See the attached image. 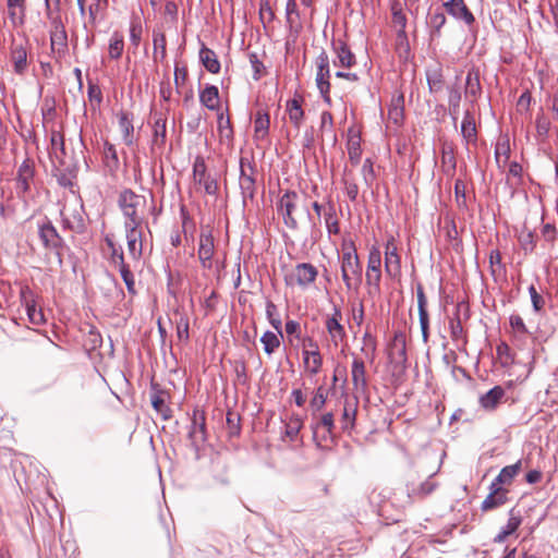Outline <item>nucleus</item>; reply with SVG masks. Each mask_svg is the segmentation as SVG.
I'll list each match as a JSON object with an SVG mask.
<instances>
[{
    "label": "nucleus",
    "instance_id": "6",
    "mask_svg": "<svg viewBox=\"0 0 558 558\" xmlns=\"http://www.w3.org/2000/svg\"><path fill=\"white\" fill-rule=\"evenodd\" d=\"M50 48L56 58H62L68 52V34L60 14L50 17Z\"/></svg>",
    "mask_w": 558,
    "mask_h": 558
},
{
    "label": "nucleus",
    "instance_id": "29",
    "mask_svg": "<svg viewBox=\"0 0 558 558\" xmlns=\"http://www.w3.org/2000/svg\"><path fill=\"white\" fill-rule=\"evenodd\" d=\"M436 487V483L428 480L415 483L414 481L407 484L408 497L411 500L423 499L428 496Z\"/></svg>",
    "mask_w": 558,
    "mask_h": 558
},
{
    "label": "nucleus",
    "instance_id": "57",
    "mask_svg": "<svg viewBox=\"0 0 558 558\" xmlns=\"http://www.w3.org/2000/svg\"><path fill=\"white\" fill-rule=\"evenodd\" d=\"M240 187L244 196L253 197L255 194V179L253 175L240 177Z\"/></svg>",
    "mask_w": 558,
    "mask_h": 558
},
{
    "label": "nucleus",
    "instance_id": "13",
    "mask_svg": "<svg viewBox=\"0 0 558 558\" xmlns=\"http://www.w3.org/2000/svg\"><path fill=\"white\" fill-rule=\"evenodd\" d=\"M63 229L71 230L76 233L84 231L85 223L82 215V207L74 205H63L60 210Z\"/></svg>",
    "mask_w": 558,
    "mask_h": 558
},
{
    "label": "nucleus",
    "instance_id": "61",
    "mask_svg": "<svg viewBox=\"0 0 558 558\" xmlns=\"http://www.w3.org/2000/svg\"><path fill=\"white\" fill-rule=\"evenodd\" d=\"M519 242L525 252H532L535 247V240L532 231H522L519 236Z\"/></svg>",
    "mask_w": 558,
    "mask_h": 558
},
{
    "label": "nucleus",
    "instance_id": "44",
    "mask_svg": "<svg viewBox=\"0 0 558 558\" xmlns=\"http://www.w3.org/2000/svg\"><path fill=\"white\" fill-rule=\"evenodd\" d=\"M124 49L123 34L119 31H114L109 40L108 54L112 60L121 58Z\"/></svg>",
    "mask_w": 558,
    "mask_h": 558
},
{
    "label": "nucleus",
    "instance_id": "26",
    "mask_svg": "<svg viewBox=\"0 0 558 558\" xmlns=\"http://www.w3.org/2000/svg\"><path fill=\"white\" fill-rule=\"evenodd\" d=\"M199 101L208 110L219 111L220 96L218 87L207 84L203 89L199 90Z\"/></svg>",
    "mask_w": 558,
    "mask_h": 558
},
{
    "label": "nucleus",
    "instance_id": "37",
    "mask_svg": "<svg viewBox=\"0 0 558 558\" xmlns=\"http://www.w3.org/2000/svg\"><path fill=\"white\" fill-rule=\"evenodd\" d=\"M270 119L265 111H257L254 120V138L257 141L265 140L268 135Z\"/></svg>",
    "mask_w": 558,
    "mask_h": 558
},
{
    "label": "nucleus",
    "instance_id": "32",
    "mask_svg": "<svg viewBox=\"0 0 558 558\" xmlns=\"http://www.w3.org/2000/svg\"><path fill=\"white\" fill-rule=\"evenodd\" d=\"M199 60L208 72L213 74L220 72L221 66L216 52L204 44L199 49Z\"/></svg>",
    "mask_w": 558,
    "mask_h": 558
},
{
    "label": "nucleus",
    "instance_id": "9",
    "mask_svg": "<svg viewBox=\"0 0 558 558\" xmlns=\"http://www.w3.org/2000/svg\"><path fill=\"white\" fill-rule=\"evenodd\" d=\"M215 255V240L213 230L209 226L201 228L198 239L197 256L203 269L213 268V257Z\"/></svg>",
    "mask_w": 558,
    "mask_h": 558
},
{
    "label": "nucleus",
    "instance_id": "55",
    "mask_svg": "<svg viewBox=\"0 0 558 558\" xmlns=\"http://www.w3.org/2000/svg\"><path fill=\"white\" fill-rule=\"evenodd\" d=\"M266 315L270 325L278 331L279 336L282 337L281 319L277 316V306L271 301H267L266 303Z\"/></svg>",
    "mask_w": 558,
    "mask_h": 558
},
{
    "label": "nucleus",
    "instance_id": "45",
    "mask_svg": "<svg viewBox=\"0 0 558 558\" xmlns=\"http://www.w3.org/2000/svg\"><path fill=\"white\" fill-rule=\"evenodd\" d=\"M286 20L290 29H294L296 33L301 29L300 13L295 0H287L286 4Z\"/></svg>",
    "mask_w": 558,
    "mask_h": 558
},
{
    "label": "nucleus",
    "instance_id": "34",
    "mask_svg": "<svg viewBox=\"0 0 558 558\" xmlns=\"http://www.w3.org/2000/svg\"><path fill=\"white\" fill-rule=\"evenodd\" d=\"M167 399L168 393L163 390H155L150 397L153 408L162 416L163 420L171 417V410L167 405Z\"/></svg>",
    "mask_w": 558,
    "mask_h": 558
},
{
    "label": "nucleus",
    "instance_id": "53",
    "mask_svg": "<svg viewBox=\"0 0 558 558\" xmlns=\"http://www.w3.org/2000/svg\"><path fill=\"white\" fill-rule=\"evenodd\" d=\"M303 426V422L300 416L294 415L290 417L289 422L286 424V437H288L291 441H294Z\"/></svg>",
    "mask_w": 558,
    "mask_h": 558
},
{
    "label": "nucleus",
    "instance_id": "56",
    "mask_svg": "<svg viewBox=\"0 0 558 558\" xmlns=\"http://www.w3.org/2000/svg\"><path fill=\"white\" fill-rule=\"evenodd\" d=\"M107 4L108 0H95V2L88 7V23L92 26L96 25L98 13L105 10Z\"/></svg>",
    "mask_w": 558,
    "mask_h": 558
},
{
    "label": "nucleus",
    "instance_id": "2",
    "mask_svg": "<svg viewBox=\"0 0 558 558\" xmlns=\"http://www.w3.org/2000/svg\"><path fill=\"white\" fill-rule=\"evenodd\" d=\"M118 206L123 216L124 227H142L145 222L146 198L130 189H124L118 197Z\"/></svg>",
    "mask_w": 558,
    "mask_h": 558
},
{
    "label": "nucleus",
    "instance_id": "7",
    "mask_svg": "<svg viewBox=\"0 0 558 558\" xmlns=\"http://www.w3.org/2000/svg\"><path fill=\"white\" fill-rule=\"evenodd\" d=\"M318 276L317 268L311 263H300L290 272L284 275V282L289 287L305 288L314 283Z\"/></svg>",
    "mask_w": 558,
    "mask_h": 558
},
{
    "label": "nucleus",
    "instance_id": "16",
    "mask_svg": "<svg viewBox=\"0 0 558 558\" xmlns=\"http://www.w3.org/2000/svg\"><path fill=\"white\" fill-rule=\"evenodd\" d=\"M128 252L133 260L138 262L143 254L142 227H124Z\"/></svg>",
    "mask_w": 558,
    "mask_h": 558
},
{
    "label": "nucleus",
    "instance_id": "49",
    "mask_svg": "<svg viewBox=\"0 0 558 558\" xmlns=\"http://www.w3.org/2000/svg\"><path fill=\"white\" fill-rule=\"evenodd\" d=\"M117 269L120 272V276L125 283L126 290L131 295H135L137 293L136 287H135V278L131 270V266L128 263H124L117 267Z\"/></svg>",
    "mask_w": 558,
    "mask_h": 558
},
{
    "label": "nucleus",
    "instance_id": "39",
    "mask_svg": "<svg viewBox=\"0 0 558 558\" xmlns=\"http://www.w3.org/2000/svg\"><path fill=\"white\" fill-rule=\"evenodd\" d=\"M521 460H519L514 464L505 466L504 469H501L500 473L495 478L493 484H495V486L510 485L514 476H517L521 471Z\"/></svg>",
    "mask_w": 558,
    "mask_h": 558
},
{
    "label": "nucleus",
    "instance_id": "40",
    "mask_svg": "<svg viewBox=\"0 0 558 558\" xmlns=\"http://www.w3.org/2000/svg\"><path fill=\"white\" fill-rule=\"evenodd\" d=\"M102 155H104V162H105L106 168L110 172H116L119 169L120 162H119L118 153H117L114 145L108 141H105Z\"/></svg>",
    "mask_w": 558,
    "mask_h": 558
},
{
    "label": "nucleus",
    "instance_id": "3",
    "mask_svg": "<svg viewBox=\"0 0 558 558\" xmlns=\"http://www.w3.org/2000/svg\"><path fill=\"white\" fill-rule=\"evenodd\" d=\"M302 357L304 369L310 376H315L320 372L323 356L318 343L312 337L302 339Z\"/></svg>",
    "mask_w": 558,
    "mask_h": 558
},
{
    "label": "nucleus",
    "instance_id": "47",
    "mask_svg": "<svg viewBox=\"0 0 558 558\" xmlns=\"http://www.w3.org/2000/svg\"><path fill=\"white\" fill-rule=\"evenodd\" d=\"M329 78H330V70H324V71L317 70L316 85H317V88L319 89L320 95L323 96L324 100L327 104L331 102L330 95H329V93H330Z\"/></svg>",
    "mask_w": 558,
    "mask_h": 558
},
{
    "label": "nucleus",
    "instance_id": "36",
    "mask_svg": "<svg viewBox=\"0 0 558 558\" xmlns=\"http://www.w3.org/2000/svg\"><path fill=\"white\" fill-rule=\"evenodd\" d=\"M320 428L325 429V433L323 434L324 440H326L327 438H332L335 429V420L333 414L331 412L323 414L320 420L315 425H313L312 429L314 439H316L318 430Z\"/></svg>",
    "mask_w": 558,
    "mask_h": 558
},
{
    "label": "nucleus",
    "instance_id": "18",
    "mask_svg": "<svg viewBox=\"0 0 558 558\" xmlns=\"http://www.w3.org/2000/svg\"><path fill=\"white\" fill-rule=\"evenodd\" d=\"M359 399L357 397L347 396L343 401V409L341 414V428L343 432H351L355 426L357 414Z\"/></svg>",
    "mask_w": 558,
    "mask_h": 558
},
{
    "label": "nucleus",
    "instance_id": "33",
    "mask_svg": "<svg viewBox=\"0 0 558 558\" xmlns=\"http://www.w3.org/2000/svg\"><path fill=\"white\" fill-rule=\"evenodd\" d=\"M174 324H175V331H177V338L179 341L187 343L190 340V319L189 316L181 312L180 310H175L174 313Z\"/></svg>",
    "mask_w": 558,
    "mask_h": 558
},
{
    "label": "nucleus",
    "instance_id": "4",
    "mask_svg": "<svg viewBox=\"0 0 558 558\" xmlns=\"http://www.w3.org/2000/svg\"><path fill=\"white\" fill-rule=\"evenodd\" d=\"M50 158L58 168L72 173L76 170V163L68 160L64 136L61 132L52 130L50 133Z\"/></svg>",
    "mask_w": 558,
    "mask_h": 558
},
{
    "label": "nucleus",
    "instance_id": "63",
    "mask_svg": "<svg viewBox=\"0 0 558 558\" xmlns=\"http://www.w3.org/2000/svg\"><path fill=\"white\" fill-rule=\"evenodd\" d=\"M465 192H466L465 183L460 179L456 180L454 195H456V201L460 207L466 205Z\"/></svg>",
    "mask_w": 558,
    "mask_h": 558
},
{
    "label": "nucleus",
    "instance_id": "5",
    "mask_svg": "<svg viewBox=\"0 0 558 558\" xmlns=\"http://www.w3.org/2000/svg\"><path fill=\"white\" fill-rule=\"evenodd\" d=\"M385 272L390 279L401 277V255L396 238L392 234L387 236L385 243Z\"/></svg>",
    "mask_w": 558,
    "mask_h": 558
},
{
    "label": "nucleus",
    "instance_id": "58",
    "mask_svg": "<svg viewBox=\"0 0 558 558\" xmlns=\"http://www.w3.org/2000/svg\"><path fill=\"white\" fill-rule=\"evenodd\" d=\"M326 400H327L326 388L324 386H319L316 389L315 395H314V397L311 400V407L314 410L319 411V410H322L324 408V405L326 403Z\"/></svg>",
    "mask_w": 558,
    "mask_h": 558
},
{
    "label": "nucleus",
    "instance_id": "48",
    "mask_svg": "<svg viewBox=\"0 0 558 558\" xmlns=\"http://www.w3.org/2000/svg\"><path fill=\"white\" fill-rule=\"evenodd\" d=\"M482 92L478 71L472 69L466 75L465 94L476 98Z\"/></svg>",
    "mask_w": 558,
    "mask_h": 558
},
{
    "label": "nucleus",
    "instance_id": "22",
    "mask_svg": "<svg viewBox=\"0 0 558 558\" xmlns=\"http://www.w3.org/2000/svg\"><path fill=\"white\" fill-rule=\"evenodd\" d=\"M333 52L337 59L333 61L336 66L351 68L356 63L354 53L351 51L347 43L343 40H336L332 43Z\"/></svg>",
    "mask_w": 558,
    "mask_h": 558
},
{
    "label": "nucleus",
    "instance_id": "52",
    "mask_svg": "<svg viewBox=\"0 0 558 558\" xmlns=\"http://www.w3.org/2000/svg\"><path fill=\"white\" fill-rule=\"evenodd\" d=\"M143 34V26L138 16H132L130 23V40L132 45L137 48Z\"/></svg>",
    "mask_w": 558,
    "mask_h": 558
},
{
    "label": "nucleus",
    "instance_id": "59",
    "mask_svg": "<svg viewBox=\"0 0 558 558\" xmlns=\"http://www.w3.org/2000/svg\"><path fill=\"white\" fill-rule=\"evenodd\" d=\"M227 425L229 436H238L240 434V416L234 412L227 413Z\"/></svg>",
    "mask_w": 558,
    "mask_h": 558
},
{
    "label": "nucleus",
    "instance_id": "8",
    "mask_svg": "<svg viewBox=\"0 0 558 558\" xmlns=\"http://www.w3.org/2000/svg\"><path fill=\"white\" fill-rule=\"evenodd\" d=\"M35 178V163L26 158L19 167L15 177V191L17 197L24 203L27 202V195L31 192V185Z\"/></svg>",
    "mask_w": 558,
    "mask_h": 558
},
{
    "label": "nucleus",
    "instance_id": "28",
    "mask_svg": "<svg viewBox=\"0 0 558 558\" xmlns=\"http://www.w3.org/2000/svg\"><path fill=\"white\" fill-rule=\"evenodd\" d=\"M456 168L454 147L451 143L444 142L441 146V170L447 177H453Z\"/></svg>",
    "mask_w": 558,
    "mask_h": 558
},
{
    "label": "nucleus",
    "instance_id": "51",
    "mask_svg": "<svg viewBox=\"0 0 558 558\" xmlns=\"http://www.w3.org/2000/svg\"><path fill=\"white\" fill-rule=\"evenodd\" d=\"M153 45H154V59L155 61L158 60V49H159V59L160 61H163L167 54V40L166 35L161 32L154 31L153 32Z\"/></svg>",
    "mask_w": 558,
    "mask_h": 558
},
{
    "label": "nucleus",
    "instance_id": "20",
    "mask_svg": "<svg viewBox=\"0 0 558 558\" xmlns=\"http://www.w3.org/2000/svg\"><path fill=\"white\" fill-rule=\"evenodd\" d=\"M447 13L457 20L463 21L466 25L475 22L473 13L469 10L464 0H449L444 3Z\"/></svg>",
    "mask_w": 558,
    "mask_h": 558
},
{
    "label": "nucleus",
    "instance_id": "35",
    "mask_svg": "<svg viewBox=\"0 0 558 558\" xmlns=\"http://www.w3.org/2000/svg\"><path fill=\"white\" fill-rule=\"evenodd\" d=\"M347 149L349 159L352 165H357L361 159L362 148H361V136L359 133L353 130L349 131V137L347 143Z\"/></svg>",
    "mask_w": 558,
    "mask_h": 558
},
{
    "label": "nucleus",
    "instance_id": "24",
    "mask_svg": "<svg viewBox=\"0 0 558 558\" xmlns=\"http://www.w3.org/2000/svg\"><path fill=\"white\" fill-rule=\"evenodd\" d=\"M352 384L357 392H365L367 389L366 367L362 359L355 357L351 368Z\"/></svg>",
    "mask_w": 558,
    "mask_h": 558
},
{
    "label": "nucleus",
    "instance_id": "62",
    "mask_svg": "<svg viewBox=\"0 0 558 558\" xmlns=\"http://www.w3.org/2000/svg\"><path fill=\"white\" fill-rule=\"evenodd\" d=\"M248 59H250V63L254 71L253 77H254V80L257 81L264 74L265 66H264L263 62L258 59L257 53H255V52L250 53Z\"/></svg>",
    "mask_w": 558,
    "mask_h": 558
},
{
    "label": "nucleus",
    "instance_id": "25",
    "mask_svg": "<svg viewBox=\"0 0 558 558\" xmlns=\"http://www.w3.org/2000/svg\"><path fill=\"white\" fill-rule=\"evenodd\" d=\"M39 238L44 246L49 250H58L62 243L61 236L51 222L44 223L39 227Z\"/></svg>",
    "mask_w": 558,
    "mask_h": 558
},
{
    "label": "nucleus",
    "instance_id": "30",
    "mask_svg": "<svg viewBox=\"0 0 558 558\" xmlns=\"http://www.w3.org/2000/svg\"><path fill=\"white\" fill-rule=\"evenodd\" d=\"M390 356L398 363L405 364L407 356V337L402 331H396L391 345Z\"/></svg>",
    "mask_w": 558,
    "mask_h": 558
},
{
    "label": "nucleus",
    "instance_id": "21",
    "mask_svg": "<svg viewBox=\"0 0 558 558\" xmlns=\"http://www.w3.org/2000/svg\"><path fill=\"white\" fill-rule=\"evenodd\" d=\"M22 302L26 307V313L28 316L29 323L33 325H41L45 323V316L40 308L36 307V303L33 296L32 291L28 287H25L21 290Z\"/></svg>",
    "mask_w": 558,
    "mask_h": 558
},
{
    "label": "nucleus",
    "instance_id": "50",
    "mask_svg": "<svg viewBox=\"0 0 558 558\" xmlns=\"http://www.w3.org/2000/svg\"><path fill=\"white\" fill-rule=\"evenodd\" d=\"M260 342L263 343L264 351L267 355H271L275 351L280 347V338L272 331H266L260 338Z\"/></svg>",
    "mask_w": 558,
    "mask_h": 558
},
{
    "label": "nucleus",
    "instance_id": "10",
    "mask_svg": "<svg viewBox=\"0 0 558 558\" xmlns=\"http://www.w3.org/2000/svg\"><path fill=\"white\" fill-rule=\"evenodd\" d=\"M365 277L366 284L372 287L375 292L379 293L381 280V252L377 245H373L369 248Z\"/></svg>",
    "mask_w": 558,
    "mask_h": 558
},
{
    "label": "nucleus",
    "instance_id": "15",
    "mask_svg": "<svg viewBox=\"0 0 558 558\" xmlns=\"http://www.w3.org/2000/svg\"><path fill=\"white\" fill-rule=\"evenodd\" d=\"M194 181L203 185L205 192L209 195H216L218 192L217 180L206 172V163L203 158H196L193 166Z\"/></svg>",
    "mask_w": 558,
    "mask_h": 558
},
{
    "label": "nucleus",
    "instance_id": "17",
    "mask_svg": "<svg viewBox=\"0 0 558 558\" xmlns=\"http://www.w3.org/2000/svg\"><path fill=\"white\" fill-rule=\"evenodd\" d=\"M28 49L24 43L13 41L10 48V61L16 74L23 75L28 69Z\"/></svg>",
    "mask_w": 558,
    "mask_h": 558
},
{
    "label": "nucleus",
    "instance_id": "42",
    "mask_svg": "<svg viewBox=\"0 0 558 558\" xmlns=\"http://www.w3.org/2000/svg\"><path fill=\"white\" fill-rule=\"evenodd\" d=\"M325 226L329 234H338L340 232L339 219L336 207L331 202L327 203L326 210L323 215Z\"/></svg>",
    "mask_w": 558,
    "mask_h": 558
},
{
    "label": "nucleus",
    "instance_id": "1",
    "mask_svg": "<svg viewBox=\"0 0 558 558\" xmlns=\"http://www.w3.org/2000/svg\"><path fill=\"white\" fill-rule=\"evenodd\" d=\"M341 278L347 290H357L362 283V264L352 240L342 242Z\"/></svg>",
    "mask_w": 558,
    "mask_h": 558
},
{
    "label": "nucleus",
    "instance_id": "11",
    "mask_svg": "<svg viewBox=\"0 0 558 558\" xmlns=\"http://www.w3.org/2000/svg\"><path fill=\"white\" fill-rule=\"evenodd\" d=\"M341 320L342 312L338 306H335L332 313L326 315L325 317V328L335 347H338L347 339V332L344 326L341 324Z\"/></svg>",
    "mask_w": 558,
    "mask_h": 558
},
{
    "label": "nucleus",
    "instance_id": "12",
    "mask_svg": "<svg viewBox=\"0 0 558 558\" xmlns=\"http://www.w3.org/2000/svg\"><path fill=\"white\" fill-rule=\"evenodd\" d=\"M298 194L294 191H286L278 202V211L282 216L286 227L295 230L298 220L293 213L296 208Z\"/></svg>",
    "mask_w": 558,
    "mask_h": 558
},
{
    "label": "nucleus",
    "instance_id": "46",
    "mask_svg": "<svg viewBox=\"0 0 558 558\" xmlns=\"http://www.w3.org/2000/svg\"><path fill=\"white\" fill-rule=\"evenodd\" d=\"M521 518L519 515H514L513 512H510V517L505 527L500 530V532L495 536V543H504L508 536L513 534L521 524Z\"/></svg>",
    "mask_w": 558,
    "mask_h": 558
},
{
    "label": "nucleus",
    "instance_id": "64",
    "mask_svg": "<svg viewBox=\"0 0 558 558\" xmlns=\"http://www.w3.org/2000/svg\"><path fill=\"white\" fill-rule=\"evenodd\" d=\"M434 33L439 34L441 27L446 24V16L442 12H435L430 15L428 22Z\"/></svg>",
    "mask_w": 558,
    "mask_h": 558
},
{
    "label": "nucleus",
    "instance_id": "38",
    "mask_svg": "<svg viewBox=\"0 0 558 558\" xmlns=\"http://www.w3.org/2000/svg\"><path fill=\"white\" fill-rule=\"evenodd\" d=\"M154 120V142L157 145H163L167 135V118L162 112H155L153 116Z\"/></svg>",
    "mask_w": 558,
    "mask_h": 558
},
{
    "label": "nucleus",
    "instance_id": "23",
    "mask_svg": "<svg viewBox=\"0 0 558 558\" xmlns=\"http://www.w3.org/2000/svg\"><path fill=\"white\" fill-rule=\"evenodd\" d=\"M303 101V97L300 94L295 93L294 97L288 100L286 105L289 120L296 130L301 128L305 117V112L302 108Z\"/></svg>",
    "mask_w": 558,
    "mask_h": 558
},
{
    "label": "nucleus",
    "instance_id": "60",
    "mask_svg": "<svg viewBox=\"0 0 558 558\" xmlns=\"http://www.w3.org/2000/svg\"><path fill=\"white\" fill-rule=\"evenodd\" d=\"M119 125L123 132L124 141L128 145L132 144L131 133L133 132V124L126 114H122L119 119Z\"/></svg>",
    "mask_w": 558,
    "mask_h": 558
},
{
    "label": "nucleus",
    "instance_id": "54",
    "mask_svg": "<svg viewBox=\"0 0 558 558\" xmlns=\"http://www.w3.org/2000/svg\"><path fill=\"white\" fill-rule=\"evenodd\" d=\"M403 97L400 96L396 102H392L388 110V119L395 124H400L403 120Z\"/></svg>",
    "mask_w": 558,
    "mask_h": 558
},
{
    "label": "nucleus",
    "instance_id": "27",
    "mask_svg": "<svg viewBox=\"0 0 558 558\" xmlns=\"http://www.w3.org/2000/svg\"><path fill=\"white\" fill-rule=\"evenodd\" d=\"M507 489L492 483L490 493L482 502V510L488 511L504 505L507 501Z\"/></svg>",
    "mask_w": 558,
    "mask_h": 558
},
{
    "label": "nucleus",
    "instance_id": "41",
    "mask_svg": "<svg viewBox=\"0 0 558 558\" xmlns=\"http://www.w3.org/2000/svg\"><path fill=\"white\" fill-rule=\"evenodd\" d=\"M217 124L220 142L229 144L233 138V129L230 117L228 114L225 116L223 112H219L217 117Z\"/></svg>",
    "mask_w": 558,
    "mask_h": 558
},
{
    "label": "nucleus",
    "instance_id": "31",
    "mask_svg": "<svg viewBox=\"0 0 558 558\" xmlns=\"http://www.w3.org/2000/svg\"><path fill=\"white\" fill-rule=\"evenodd\" d=\"M505 395L506 391L501 386H495L485 395L481 396L480 404L483 409L487 411H493L500 403Z\"/></svg>",
    "mask_w": 558,
    "mask_h": 558
},
{
    "label": "nucleus",
    "instance_id": "14",
    "mask_svg": "<svg viewBox=\"0 0 558 558\" xmlns=\"http://www.w3.org/2000/svg\"><path fill=\"white\" fill-rule=\"evenodd\" d=\"M191 445L198 450L206 441V418L205 413L198 409L193 411L192 424L189 432Z\"/></svg>",
    "mask_w": 558,
    "mask_h": 558
},
{
    "label": "nucleus",
    "instance_id": "43",
    "mask_svg": "<svg viewBox=\"0 0 558 558\" xmlns=\"http://www.w3.org/2000/svg\"><path fill=\"white\" fill-rule=\"evenodd\" d=\"M461 133L468 144L474 143L476 141L477 133H476L475 119L469 111H466L463 117L462 124H461Z\"/></svg>",
    "mask_w": 558,
    "mask_h": 558
},
{
    "label": "nucleus",
    "instance_id": "19",
    "mask_svg": "<svg viewBox=\"0 0 558 558\" xmlns=\"http://www.w3.org/2000/svg\"><path fill=\"white\" fill-rule=\"evenodd\" d=\"M407 15L403 12L402 3L400 1L395 0L391 3V23L397 32V39L400 44L403 41L407 43Z\"/></svg>",
    "mask_w": 558,
    "mask_h": 558
}]
</instances>
